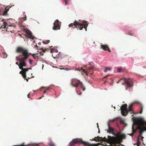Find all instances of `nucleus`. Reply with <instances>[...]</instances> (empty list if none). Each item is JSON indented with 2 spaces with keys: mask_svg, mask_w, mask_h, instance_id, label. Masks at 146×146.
I'll use <instances>...</instances> for the list:
<instances>
[{
  "mask_svg": "<svg viewBox=\"0 0 146 146\" xmlns=\"http://www.w3.org/2000/svg\"><path fill=\"white\" fill-rule=\"evenodd\" d=\"M111 70V68H108L107 67H106L105 68L104 70V72H106L108 70Z\"/></svg>",
  "mask_w": 146,
  "mask_h": 146,
  "instance_id": "412c9836",
  "label": "nucleus"
},
{
  "mask_svg": "<svg viewBox=\"0 0 146 146\" xmlns=\"http://www.w3.org/2000/svg\"><path fill=\"white\" fill-rule=\"evenodd\" d=\"M88 64L89 65L92 66H91V67L88 68L87 69L86 71H85L84 69H82V68H81V69H78L77 68H76L75 70H78L79 71L81 72H84L85 74L86 75V76H88V70H90L92 69L93 68V65L94 64L92 62H89Z\"/></svg>",
  "mask_w": 146,
  "mask_h": 146,
  "instance_id": "1a4fd4ad",
  "label": "nucleus"
},
{
  "mask_svg": "<svg viewBox=\"0 0 146 146\" xmlns=\"http://www.w3.org/2000/svg\"><path fill=\"white\" fill-rule=\"evenodd\" d=\"M17 52L21 53L19 56L16 57V59L19 62V63L17 62L15 64L19 66L20 69H22L23 67L27 66L26 61L29 57V53L27 50L20 47L17 48Z\"/></svg>",
  "mask_w": 146,
  "mask_h": 146,
  "instance_id": "f03ea898",
  "label": "nucleus"
},
{
  "mask_svg": "<svg viewBox=\"0 0 146 146\" xmlns=\"http://www.w3.org/2000/svg\"><path fill=\"white\" fill-rule=\"evenodd\" d=\"M48 145L50 146H55V144L51 141L49 143Z\"/></svg>",
  "mask_w": 146,
  "mask_h": 146,
  "instance_id": "5701e85b",
  "label": "nucleus"
},
{
  "mask_svg": "<svg viewBox=\"0 0 146 146\" xmlns=\"http://www.w3.org/2000/svg\"><path fill=\"white\" fill-rule=\"evenodd\" d=\"M42 43L44 44H47L46 41H43L42 42Z\"/></svg>",
  "mask_w": 146,
  "mask_h": 146,
  "instance_id": "f704fd0d",
  "label": "nucleus"
},
{
  "mask_svg": "<svg viewBox=\"0 0 146 146\" xmlns=\"http://www.w3.org/2000/svg\"><path fill=\"white\" fill-rule=\"evenodd\" d=\"M46 93V91H44V92L43 94H44L45 93Z\"/></svg>",
  "mask_w": 146,
  "mask_h": 146,
  "instance_id": "49530a36",
  "label": "nucleus"
},
{
  "mask_svg": "<svg viewBox=\"0 0 146 146\" xmlns=\"http://www.w3.org/2000/svg\"><path fill=\"white\" fill-rule=\"evenodd\" d=\"M40 44H41V43H38V44L39 45H40Z\"/></svg>",
  "mask_w": 146,
  "mask_h": 146,
  "instance_id": "8fccbe9b",
  "label": "nucleus"
},
{
  "mask_svg": "<svg viewBox=\"0 0 146 146\" xmlns=\"http://www.w3.org/2000/svg\"><path fill=\"white\" fill-rule=\"evenodd\" d=\"M27 145L25 146L24 145V143H23L22 144L19 145H13V146H26Z\"/></svg>",
  "mask_w": 146,
  "mask_h": 146,
  "instance_id": "7c9ffc66",
  "label": "nucleus"
},
{
  "mask_svg": "<svg viewBox=\"0 0 146 146\" xmlns=\"http://www.w3.org/2000/svg\"><path fill=\"white\" fill-rule=\"evenodd\" d=\"M132 119L133 122L132 126L133 132H135L136 130H138V132L139 133L137 142V146H139L141 144L140 141H142L144 138L142 136V133L144 131H146V121L141 117H133Z\"/></svg>",
  "mask_w": 146,
  "mask_h": 146,
  "instance_id": "f257e3e1",
  "label": "nucleus"
},
{
  "mask_svg": "<svg viewBox=\"0 0 146 146\" xmlns=\"http://www.w3.org/2000/svg\"><path fill=\"white\" fill-rule=\"evenodd\" d=\"M1 20V19H0V20Z\"/></svg>",
  "mask_w": 146,
  "mask_h": 146,
  "instance_id": "0e129e2a",
  "label": "nucleus"
},
{
  "mask_svg": "<svg viewBox=\"0 0 146 146\" xmlns=\"http://www.w3.org/2000/svg\"><path fill=\"white\" fill-rule=\"evenodd\" d=\"M60 69L61 70L64 69V70H70V69H69V68H60Z\"/></svg>",
  "mask_w": 146,
  "mask_h": 146,
  "instance_id": "c756f323",
  "label": "nucleus"
},
{
  "mask_svg": "<svg viewBox=\"0 0 146 146\" xmlns=\"http://www.w3.org/2000/svg\"><path fill=\"white\" fill-rule=\"evenodd\" d=\"M88 22L86 21H82L79 20L78 21H74L73 23H71L68 25L69 27L74 26V28H77V29H79L80 30L82 29L83 28H84L86 31H87L86 28L88 25Z\"/></svg>",
  "mask_w": 146,
  "mask_h": 146,
  "instance_id": "20e7f679",
  "label": "nucleus"
},
{
  "mask_svg": "<svg viewBox=\"0 0 146 146\" xmlns=\"http://www.w3.org/2000/svg\"><path fill=\"white\" fill-rule=\"evenodd\" d=\"M26 81H27V82H28V79H26Z\"/></svg>",
  "mask_w": 146,
  "mask_h": 146,
  "instance_id": "de8ad7c7",
  "label": "nucleus"
},
{
  "mask_svg": "<svg viewBox=\"0 0 146 146\" xmlns=\"http://www.w3.org/2000/svg\"><path fill=\"white\" fill-rule=\"evenodd\" d=\"M114 108L115 109V107H114Z\"/></svg>",
  "mask_w": 146,
  "mask_h": 146,
  "instance_id": "680f3d73",
  "label": "nucleus"
},
{
  "mask_svg": "<svg viewBox=\"0 0 146 146\" xmlns=\"http://www.w3.org/2000/svg\"><path fill=\"white\" fill-rule=\"evenodd\" d=\"M22 70L19 72L20 74H21L24 78H26V72L29 70L28 68L24 69L23 68L22 69H21Z\"/></svg>",
  "mask_w": 146,
  "mask_h": 146,
  "instance_id": "ddd939ff",
  "label": "nucleus"
},
{
  "mask_svg": "<svg viewBox=\"0 0 146 146\" xmlns=\"http://www.w3.org/2000/svg\"><path fill=\"white\" fill-rule=\"evenodd\" d=\"M39 53H40V55H41V56H43V55H44V54H43V53H42V52H39Z\"/></svg>",
  "mask_w": 146,
  "mask_h": 146,
  "instance_id": "e433bc0d",
  "label": "nucleus"
},
{
  "mask_svg": "<svg viewBox=\"0 0 146 146\" xmlns=\"http://www.w3.org/2000/svg\"><path fill=\"white\" fill-rule=\"evenodd\" d=\"M132 36H134L133 35H132L131 34H130Z\"/></svg>",
  "mask_w": 146,
  "mask_h": 146,
  "instance_id": "603ef678",
  "label": "nucleus"
},
{
  "mask_svg": "<svg viewBox=\"0 0 146 146\" xmlns=\"http://www.w3.org/2000/svg\"><path fill=\"white\" fill-rule=\"evenodd\" d=\"M33 61V60L32 59H29V64L30 65H32V64Z\"/></svg>",
  "mask_w": 146,
  "mask_h": 146,
  "instance_id": "bb28decb",
  "label": "nucleus"
},
{
  "mask_svg": "<svg viewBox=\"0 0 146 146\" xmlns=\"http://www.w3.org/2000/svg\"><path fill=\"white\" fill-rule=\"evenodd\" d=\"M116 135H116L115 136L117 137L108 136V137L109 142L110 144H112L114 146H120V145H118L119 143V139H125L126 138V136L125 134H121L120 132L118 133Z\"/></svg>",
  "mask_w": 146,
  "mask_h": 146,
  "instance_id": "7ed1b4c3",
  "label": "nucleus"
},
{
  "mask_svg": "<svg viewBox=\"0 0 146 146\" xmlns=\"http://www.w3.org/2000/svg\"><path fill=\"white\" fill-rule=\"evenodd\" d=\"M119 81L117 82V83H119Z\"/></svg>",
  "mask_w": 146,
  "mask_h": 146,
  "instance_id": "4d7b16f0",
  "label": "nucleus"
},
{
  "mask_svg": "<svg viewBox=\"0 0 146 146\" xmlns=\"http://www.w3.org/2000/svg\"><path fill=\"white\" fill-rule=\"evenodd\" d=\"M140 104V102L137 101H136L133 102L129 105L128 109L127 108V104H124L120 108L121 114L123 116H125L127 115L128 112H130L131 113H132L133 111L132 110V107L133 104Z\"/></svg>",
  "mask_w": 146,
  "mask_h": 146,
  "instance_id": "39448f33",
  "label": "nucleus"
},
{
  "mask_svg": "<svg viewBox=\"0 0 146 146\" xmlns=\"http://www.w3.org/2000/svg\"><path fill=\"white\" fill-rule=\"evenodd\" d=\"M42 98V97H40L39 98V99H40Z\"/></svg>",
  "mask_w": 146,
  "mask_h": 146,
  "instance_id": "09e8293b",
  "label": "nucleus"
},
{
  "mask_svg": "<svg viewBox=\"0 0 146 146\" xmlns=\"http://www.w3.org/2000/svg\"><path fill=\"white\" fill-rule=\"evenodd\" d=\"M27 17L26 15H25V17L24 18H21L23 20V21H25L27 19Z\"/></svg>",
  "mask_w": 146,
  "mask_h": 146,
  "instance_id": "2f4dec72",
  "label": "nucleus"
},
{
  "mask_svg": "<svg viewBox=\"0 0 146 146\" xmlns=\"http://www.w3.org/2000/svg\"><path fill=\"white\" fill-rule=\"evenodd\" d=\"M1 15V14H0V15Z\"/></svg>",
  "mask_w": 146,
  "mask_h": 146,
  "instance_id": "e2e57ef3",
  "label": "nucleus"
},
{
  "mask_svg": "<svg viewBox=\"0 0 146 146\" xmlns=\"http://www.w3.org/2000/svg\"><path fill=\"white\" fill-rule=\"evenodd\" d=\"M120 118L119 117H117L114 118L113 119H109V122L108 123H109V122H110V121H113L114 120H116V119H118V118Z\"/></svg>",
  "mask_w": 146,
  "mask_h": 146,
  "instance_id": "b1692460",
  "label": "nucleus"
},
{
  "mask_svg": "<svg viewBox=\"0 0 146 146\" xmlns=\"http://www.w3.org/2000/svg\"><path fill=\"white\" fill-rule=\"evenodd\" d=\"M71 85L72 86L75 87L76 89L77 87L80 85L81 88H82L83 91H84L85 90V88L83 85L82 82H80L79 80H78L77 79H74L72 80Z\"/></svg>",
  "mask_w": 146,
  "mask_h": 146,
  "instance_id": "0eeeda50",
  "label": "nucleus"
},
{
  "mask_svg": "<svg viewBox=\"0 0 146 146\" xmlns=\"http://www.w3.org/2000/svg\"><path fill=\"white\" fill-rule=\"evenodd\" d=\"M54 52H56V53L58 52V51L57 49H55L52 48L51 49V52L53 53Z\"/></svg>",
  "mask_w": 146,
  "mask_h": 146,
  "instance_id": "6ab92c4d",
  "label": "nucleus"
},
{
  "mask_svg": "<svg viewBox=\"0 0 146 146\" xmlns=\"http://www.w3.org/2000/svg\"><path fill=\"white\" fill-rule=\"evenodd\" d=\"M70 0H64L63 1L65 2V5L68 4V2L70 1Z\"/></svg>",
  "mask_w": 146,
  "mask_h": 146,
  "instance_id": "c85d7f7f",
  "label": "nucleus"
},
{
  "mask_svg": "<svg viewBox=\"0 0 146 146\" xmlns=\"http://www.w3.org/2000/svg\"><path fill=\"white\" fill-rule=\"evenodd\" d=\"M104 145V146H108V145H107V144L106 143H105V145Z\"/></svg>",
  "mask_w": 146,
  "mask_h": 146,
  "instance_id": "a19ab883",
  "label": "nucleus"
},
{
  "mask_svg": "<svg viewBox=\"0 0 146 146\" xmlns=\"http://www.w3.org/2000/svg\"><path fill=\"white\" fill-rule=\"evenodd\" d=\"M25 32L27 35H29V36L28 37L29 38L32 39V40H33L35 38V37L32 35V32L29 30L26 29L25 30Z\"/></svg>",
  "mask_w": 146,
  "mask_h": 146,
  "instance_id": "4468645a",
  "label": "nucleus"
},
{
  "mask_svg": "<svg viewBox=\"0 0 146 146\" xmlns=\"http://www.w3.org/2000/svg\"><path fill=\"white\" fill-rule=\"evenodd\" d=\"M108 126L109 131H108V132L110 133H112L113 135L116 136L117 135L116 134H115L114 133V131L115 130V129L114 128L111 127L109 124V123H108Z\"/></svg>",
  "mask_w": 146,
  "mask_h": 146,
  "instance_id": "f8f14e48",
  "label": "nucleus"
},
{
  "mask_svg": "<svg viewBox=\"0 0 146 146\" xmlns=\"http://www.w3.org/2000/svg\"><path fill=\"white\" fill-rule=\"evenodd\" d=\"M122 69L121 68H117V71L118 72H120L122 71Z\"/></svg>",
  "mask_w": 146,
  "mask_h": 146,
  "instance_id": "393cba45",
  "label": "nucleus"
},
{
  "mask_svg": "<svg viewBox=\"0 0 146 146\" xmlns=\"http://www.w3.org/2000/svg\"><path fill=\"white\" fill-rule=\"evenodd\" d=\"M76 91L77 92V94L78 95H80L81 94V92H80L79 93H78L77 91L76 90Z\"/></svg>",
  "mask_w": 146,
  "mask_h": 146,
  "instance_id": "72a5a7b5",
  "label": "nucleus"
},
{
  "mask_svg": "<svg viewBox=\"0 0 146 146\" xmlns=\"http://www.w3.org/2000/svg\"><path fill=\"white\" fill-rule=\"evenodd\" d=\"M46 42L48 43L50 42V40H47L46 41Z\"/></svg>",
  "mask_w": 146,
  "mask_h": 146,
  "instance_id": "4c0bfd02",
  "label": "nucleus"
},
{
  "mask_svg": "<svg viewBox=\"0 0 146 146\" xmlns=\"http://www.w3.org/2000/svg\"><path fill=\"white\" fill-rule=\"evenodd\" d=\"M101 48L103 49L104 50H107L109 52H111L108 46L106 45H101Z\"/></svg>",
  "mask_w": 146,
  "mask_h": 146,
  "instance_id": "2eb2a0df",
  "label": "nucleus"
},
{
  "mask_svg": "<svg viewBox=\"0 0 146 146\" xmlns=\"http://www.w3.org/2000/svg\"><path fill=\"white\" fill-rule=\"evenodd\" d=\"M123 80L124 83L127 85V87L126 88V90H128V88H130L133 86V80L132 79L130 78H124Z\"/></svg>",
  "mask_w": 146,
  "mask_h": 146,
  "instance_id": "6e6552de",
  "label": "nucleus"
},
{
  "mask_svg": "<svg viewBox=\"0 0 146 146\" xmlns=\"http://www.w3.org/2000/svg\"><path fill=\"white\" fill-rule=\"evenodd\" d=\"M29 54H31V55H32V54H31V53H29Z\"/></svg>",
  "mask_w": 146,
  "mask_h": 146,
  "instance_id": "5fc2aeb1",
  "label": "nucleus"
},
{
  "mask_svg": "<svg viewBox=\"0 0 146 146\" xmlns=\"http://www.w3.org/2000/svg\"><path fill=\"white\" fill-rule=\"evenodd\" d=\"M11 27L12 26V25H9V24H8V23L4 21H3V25H2L1 27V28H7V27Z\"/></svg>",
  "mask_w": 146,
  "mask_h": 146,
  "instance_id": "dca6fc26",
  "label": "nucleus"
},
{
  "mask_svg": "<svg viewBox=\"0 0 146 146\" xmlns=\"http://www.w3.org/2000/svg\"><path fill=\"white\" fill-rule=\"evenodd\" d=\"M86 66H85L84 67H85V68H86Z\"/></svg>",
  "mask_w": 146,
  "mask_h": 146,
  "instance_id": "13d9d810",
  "label": "nucleus"
},
{
  "mask_svg": "<svg viewBox=\"0 0 146 146\" xmlns=\"http://www.w3.org/2000/svg\"><path fill=\"white\" fill-rule=\"evenodd\" d=\"M60 54H61V53L60 52H59L58 53V55H56V57L58 58L59 57V55H60Z\"/></svg>",
  "mask_w": 146,
  "mask_h": 146,
  "instance_id": "473e14b6",
  "label": "nucleus"
},
{
  "mask_svg": "<svg viewBox=\"0 0 146 146\" xmlns=\"http://www.w3.org/2000/svg\"><path fill=\"white\" fill-rule=\"evenodd\" d=\"M138 130H135V131L134 132H133V131H132V133H131V134H128V135H130V136H132L133 135V133H135V132H138Z\"/></svg>",
  "mask_w": 146,
  "mask_h": 146,
  "instance_id": "a878e982",
  "label": "nucleus"
},
{
  "mask_svg": "<svg viewBox=\"0 0 146 146\" xmlns=\"http://www.w3.org/2000/svg\"><path fill=\"white\" fill-rule=\"evenodd\" d=\"M32 55L33 57L35 59L38 58L37 54H32Z\"/></svg>",
  "mask_w": 146,
  "mask_h": 146,
  "instance_id": "aec40b11",
  "label": "nucleus"
},
{
  "mask_svg": "<svg viewBox=\"0 0 146 146\" xmlns=\"http://www.w3.org/2000/svg\"><path fill=\"white\" fill-rule=\"evenodd\" d=\"M82 75H83V73H82Z\"/></svg>",
  "mask_w": 146,
  "mask_h": 146,
  "instance_id": "052dcab7",
  "label": "nucleus"
},
{
  "mask_svg": "<svg viewBox=\"0 0 146 146\" xmlns=\"http://www.w3.org/2000/svg\"><path fill=\"white\" fill-rule=\"evenodd\" d=\"M120 122L123 124L124 125V127L127 126V124L125 123V120L124 119H121L120 120Z\"/></svg>",
  "mask_w": 146,
  "mask_h": 146,
  "instance_id": "f3484780",
  "label": "nucleus"
},
{
  "mask_svg": "<svg viewBox=\"0 0 146 146\" xmlns=\"http://www.w3.org/2000/svg\"><path fill=\"white\" fill-rule=\"evenodd\" d=\"M28 69H29V70L31 69V68H28Z\"/></svg>",
  "mask_w": 146,
  "mask_h": 146,
  "instance_id": "3c124183",
  "label": "nucleus"
},
{
  "mask_svg": "<svg viewBox=\"0 0 146 146\" xmlns=\"http://www.w3.org/2000/svg\"><path fill=\"white\" fill-rule=\"evenodd\" d=\"M49 89V87H48L47 88V89H46V90H48Z\"/></svg>",
  "mask_w": 146,
  "mask_h": 146,
  "instance_id": "c03bdc74",
  "label": "nucleus"
},
{
  "mask_svg": "<svg viewBox=\"0 0 146 146\" xmlns=\"http://www.w3.org/2000/svg\"><path fill=\"white\" fill-rule=\"evenodd\" d=\"M142 109H141L140 111L139 112V113L140 114H141L142 113Z\"/></svg>",
  "mask_w": 146,
  "mask_h": 146,
  "instance_id": "58836bf2",
  "label": "nucleus"
},
{
  "mask_svg": "<svg viewBox=\"0 0 146 146\" xmlns=\"http://www.w3.org/2000/svg\"><path fill=\"white\" fill-rule=\"evenodd\" d=\"M3 56H2L1 55V54L0 53V56L4 58H5L7 57V54L5 52H3Z\"/></svg>",
  "mask_w": 146,
  "mask_h": 146,
  "instance_id": "a211bd4d",
  "label": "nucleus"
},
{
  "mask_svg": "<svg viewBox=\"0 0 146 146\" xmlns=\"http://www.w3.org/2000/svg\"><path fill=\"white\" fill-rule=\"evenodd\" d=\"M98 133H100V131H98Z\"/></svg>",
  "mask_w": 146,
  "mask_h": 146,
  "instance_id": "864d4df0",
  "label": "nucleus"
},
{
  "mask_svg": "<svg viewBox=\"0 0 146 146\" xmlns=\"http://www.w3.org/2000/svg\"><path fill=\"white\" fill-rule=\"evenodd\" d=\"M60 25L61 23L58 19H56L53 23V27L52 28V29L54 30L60 29Z\"/></svg>",
  "mask_w": 146,
  "mask_h": 146,
  "instance_id": "9d476101",
  "label": "nucleus"
},
{
  "mask_svg": "<svg viewBox=\"0 0 146 146\" xmlns=\"http://www.w3.org/2000/svg\"><path fill=\"white\" fill-rule=\"evenodd\" d=\"M85 79H86V80H88L87 79V77H85Z\"/></svg>",
  "mask_w": 146,
  "mask_h": 146,
  "instance_id": "37998d69",
  "label": "nucleus"
},
{
  "mask_svg": "<svg viewBox=\"0 0 146 146\" xmlns=\"http://www.w3.org/2000/svg\"><path fill=\"white\" fill-rule=\"evenodd\" d=\"M43 67H44V65H42V69H43Z\"/></svg>",
  "mask_w": 146,
  "mask_h": 146,
  "instance_id": "79ce46f5",
  "label": "nucleus"
},
{
  "mask_svg": "<svg viewBox=\"0 0 146 146\" xmlns=\"http://www.w3.org/2000/svg\"><path fill=\"white\" fill-rule=\"evenodd\" d=\"M33 91H34V94L35 91L34 90H33Z\"/></svg>",
  "mask_w": 146,
  "mask_h": 146,
  "instance_id": "6e6d98bb",
  "label": "nucleus"
},
{
  "mask_svg": "<svg viewBox=\"0 0 146 146\" xmlns=\"http://www.w3.org/2000/svg\"><path fill=\"white\" fill-rule=\"evenodd\" d=\"M90 140L95 141H107L109 142L108 139H107L105 137L103 138L102 137H100L99 136L95 137L94 138L92 139H90Z\"/></svg>",
  "mask_w": 146,
  "mask_h": 146,
  "instance_id": "9b49d317",
  "label": "nucleus"
},
{
  "mask_svg": "<svg viewBox=\"0 0 146 146\" xmlns=\"http://www.w3.org/2000/svg\"><path fill=\"white\" fill-rule=\"evenodd\" d=\"M40 143H34L32 145V146H38L39 144Z\"/></svg>",
  "mask_w": 146,
  "mask_h": 146,
  "instance_id": "cd10ccee",
  "label": "nucleus"
},
{
  "mask_svg": "<svg viewBox=\"0 0 146 146\" xmlns=\"http://www.w3.org/2000/svg\"><path fill=\"white\" fill-rule=\"evenodd\" d=\"M31 94V92H30L29 94L27 95V96L28 98H29V95Z\"/></svg>",
  "mask_w": 146,
  "mask_h": 146,
  "instance_id": "c9c22d12",
  "label": "nucleus"
},
{
  "mask_svg": "<svg viewBox=\"0 0 146 146\" xmlns=\"http://www.w3.org/2000/svg\"><path fill=\"white\" fill-rule=\"evenodd\" d=\"M97 127L98 128V123H97Z\"/></svg>",
  "mask_w": 146,
  "mask_h": 146,
  "instance_id": "a18cd8bd",
  "label": "nucleus"
},
{
  "mask_svg": "<svg viewBox=\"0 0 146 146\" xmlns=\"http://www.w3.org/2000/svg\"><path fill=\"white\" fill-rule=\"evenodd\" d=\"M3 20H4V19H3L2 20V21H3Z\"/></svg>",
  "mask_w": 146,
  "mask_h": 146,
  "instance_id": "bf43d9fd",
  "label": "nucleus"
},
{
  "mask_svg": "<svg viewBox=\"0 0 146 146\" xmlns=\"http://www.w3.org/2000/svg\"><path fill=\"white\" fill-rule=\"evenodd\" d=\"M44 88V87H41V88H40V90H41L42 88Z\"/></svg>",
  "mask_w": 146,
  "mask_h": 146,
  "instance_id": "ea45409f",
  "label": "nucleus"
},
{
  "mask_svg": "<svg viewBox=\"0 0 146 146\" xmlns=\"http://www.w3.org/2000/svg\"><path fill=\"white\" fill-rule=\"evenodd\" d=\"M77 143H80L85 145H89V146H97V144H95L93 145V144H91L88 142L83 141L82 139L76 138L73 139L72 141L69 143V145L72 146L73 145Z\"/></svg>",
  "mask_w": 146,
  "mask_h": 146,
  "instance_id": "423d86ee",
  "label": "nucleus"
},
{
  "mask_svg": "<svg viewBox=\"0 0 146 146\" xmlns=\"http://www.w3.org/2000/svg\"><path fill=\"white\" fill-rule=\"evenodd\" d=\"M3 6L4 7V9H5L4 13L3 14V15H5V14H7L8 10H6V8L5 7L4 5H3Z\"/></svg>",
  "mask_w": 146,
  "mask_h": 146,
  "instance_id": "4be33fe9",
  "label": "nucleus"
}]
</instances>
